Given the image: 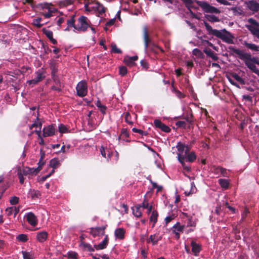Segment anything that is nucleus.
Here are the masks:
<instances>
[{"instance_id":"obj_1","label":"nucleus","mask_w":259,"mask_h":259,"mask_svg":"<svg viewBox=\"0 0 259 259\" xmlns=\"http://www.w3.org/2000/svg\"><path fill=\"white\" fill-rule=\"evenodd\" d=\"M228 49L233 53L238 55V58L244 61L245 65L253 73L259 76V69L255 64L259 66V58L256 57H252L249 53H244L243 51L230 46Z\"/></svg>"},{"instance_id":"obj_2","label":"nucleus","mask_w":259,"mask_h":259,"mask_svg":"<svg viewBox=\"0 0 259 259\" xmlns=\"http://www.w3.org/2000/svg\"><path fill=\"white\" fill-rule=\"evenodd\" d=\"M203 23L208 32V34L215 36L228 44H234L233 40L234 36L229 31L225 29L221 30L214 29L205 21H203Z\"/></svg>"},{"instance_id":"obj_3","label":"nucleus","mask_w":259,"mask_h":259,"mask_svg":"<svg viewBox=\"0 0 259 259\" xmlns=\"http://www.w3.org/2000/svg\"><path fill=\"white\" fill-rule=\"evenodd\" d=\"M75 15H72L71 18L67 20V25L72 26L74 29L81 32H85L88 28L91 27V22L87 17H79L77 20L76 24L75 23Z\"/></svg>"},{"instance_id":"obj_4","label":"nucleus","mask_w":259,"mask_h":259,"mask_svg":"<svg viewBox=\"0 0 259 259\" xmlns=\"http://www.w3.org/2000/svg\"><path fill=\"white\" fill-rule=\"evenodd\" d=\"M177 156L178 160L182 164L183 170L187 172H190L191 171V166L187 164L186 162H189L190 163H193L196 160L197 156L195 152L194 151H191L187 154L178 153Z\"/></svg>"},{"instance_id":"obj_5","label":"nucleus","mask_w":259,"mask_h":259,"mask_svg":"<svg viewBox=\"0 0 259 259\" xmlns=\"http://www.w3.org/2000/svg\"><path fill=\"white\" fill-rule=\"evenodd\" d=\"M39 168H30L26 167L22 169L20 166L17 169V175L20 184H23L24 182L23 176L36 175L39 172Z\"/></svg>"},{"instance_id":"obj_6","label":"nucleus","mask_w":259,"mask_h":259,"mask_svg":"<svg viewBox=\"0 0 259 259\" xmlns=\"http://www.w3.org/2000/svg\"><path fill=\"white\" fill-rule=\"evenodd\" d=\"M248 22L252 25H246V27L253 35L259 39V28H258L259 26V23L253 18L248 19Z\"/></svg>"},{"instance_id":"obj_7","label":"nucleus","mask_w":259,"mask_h":259,"mask_svg":"<svg viewBox=\"0 0 259 259\" xmlns=\"http://www.w3.org/2000/svg\"><path fill=\"white\" fill-rule=\"evenodd\" d=\"M196 3L205 13L219 14L221 12L218 9L210 6L207 2L198 1Z\"/></svg>"},{"instance_id":"obj_8","label":"nucleus","mask_w":259,"mask_h":259,"mask_svg":"<svg viewBox=\"0 0 259 259\" xmlns=\"http://www.w3.org/2000/svg\"><path fill=\"white\" fill-rule=\"evenodd\" d=\"M77 96L80 97H83L87 95L88 85L86 81L83 80L79 81L76 87Z\"/></svg>"},{"instance_id":"obj_9","label":"nucleus","mask_w":259,"mask_h":259,"mask_svg":"<svg viewBox=\"0 0 259 259\" xmlns=\"http://www.w3.org/2000/svg\"><path fill=\"white\" fill-rule=\"evenodd\" d=\"M106 228V226L91 228L90 229V234L94 237L103 236L105 234V230Z\"/></svg>"},{"instance_id":"obj_10","label":"nucleus","mask_w":259,"mask_h":259,"mask_svg":"<svg viewBox=\"0 0 259 259\" xmlns=\"http://www.w3.org/2000/svg\"><path fill=\"white\" fill-rule=\"evenodd\" d=\"M154 124L156 128L160 129L165 133H169L171 131L168 126L162 123L159 119H155Z\"/></svg>"},{"instance_id":"obj_11","label":"nucleus","mask_w":259,"mask_h":259,"mask_svg":"<svg viewBox=\"0 0 259 259\" xmlns=\"http://www.w3.org/2000/svg\"><path fill=\"white\" fill-rule=\"evenodd\" d=\"M42 136L44 137H51L55 135L56 129L53 124L45 127L43 130Z\"/></svg>"},{"instance_id":"obj_12","label":"nucleus","mask_w":259,"mask_h":259,"mask_svg":"<svg viewBox=\"0 0 259 259\" xmlns=\"http://www.w3.org/2000/svg\"><path fill=\"white\" fill-rule=\"evenodd\" d=\"M181 1L185 4V7L189 10V13L190 14L191 17L193 18L199 20V17H198L197 15L191 10V8L193 7L192 5L193 4L192 0Z\"/></svg>"},{"instance_id":"obj_13","label":"nucleus","mask_w":259,"mask_h":259,"mask_svg":"<svg viewBox=\"0 0 259 259\" xmlns=\"http://www.w3.org/2000/svg\"><path fill=\"white\" fill-rule=\"evenodd\" d=\"M26 221L32 226H35L37 224V219L36 215L32 212H29L25 215Z\"/></svg>"},{"instance_id":"obj_14","label":"nucleus","mask_w":259,"mask_h":259,"mask_svg":"<svg viewBox=\"0 0 259 259\" xmlns=\"http://www.w3.org/2000/svg\"><path fill=\"white\" fill-rule=\"evenodd\" d=\"M143 39L144 41L145 50L147 51L148 48L150 47V45L152 44V41L148 34L146 28H144L143 29Z\"/></svg>"},{"instance_id":"obj_15","label":"nucleus","mask_w":259,"mask_h":259,"mask_svg":"<svg viewBox=\"0 0 259 259\" xmlns=\"http://www.w3.org/2000/svg\"><path fill=\"white\" fill-rule=\"evenodd\" d=\"M191 246L192 247V252L195 256L198 255L201 251V245L200 244L197 243L195 241L192 240L191 242Z\"/></svg>"},{"instance_id":"obj_16","label":"nucleus","mask_w":259,"mask_h":259,"mask_svg":"<svg viewBox=\"0 0 259 259\" xmlns=\"http://www.w3.org/2000/svg\"><path fill=\"white\" fill-rule=\"evenodd\" d=\"M248 8L251 11L257 12L259 11V3L254 0L249 1L246 3Z\"/></svg>"},{"instance_id":"obj_17","label":"nucleus","mask_w":259,"mask_h":259,"mask_svg":"<svg viewBox=\"0 0 259 259\" xmlns=\"http://www.w3.org/2000/svg\"><path fill=\"white\" fill-rule=\"evenodd\" d=\"M109 242V238L108 235L105 236L104 240L99 244H95L94 247L96 250L104 249L107 247Z\"/></svg>"},{"instance_id":"obj_18","label":"nucleus","mask_w":259,"mask_h":259,"mask_svg":"<svg viewBox=\"0 0 259 259\" xmlns=\"http://www.w3.org/2000/svg\"><path fill=\"white\" fill-rule=\"evenodd\" d=\"M212 172L215 175L221 174L223 177H227L228 173L226 168L221 166H213Z\"/></svg>"},{"instance_id":"obj_19","label":"nucleus","mask_w":259,"mask_h":259,"mask_svg":"<svg viewBox=\"0 0 259 259\" xmlns=\"http://www.w3.org/2000/svg\"><path fill=\"white\" fill-rule=\"evenodd\" d=\"M48 237V233L46 231L38 232L36 236L37 240L41 243L44 242Z\"/></svg>"},{"instance_id":"obj_20","label":"nucleus","mask_w":259,"mask_h":259,"mask_svg":"<svg viewBox=\"0 0 259 259\" xmlns=\"http://www.w3.org/2000/svg\"><path fill=\"white\" fill-rule=\"evenodd\" d=\"M125 230L122 228H117L115 230L114 234L115 237L120 240L124 238Z\"/></svg>"},{"instance_id":"obj_21","label":"nucleus","mask_w":259,"mask_h":259,"mask_svg":"<svg viewBox=\"0 0 259 259\" xmlns=\"http://www.w3.org/2000/svg\"><path fill=\"white\" fill-rule=\"evenodd\" d=\"M203 52L207 56L210 57L213 60H218L219 57L210 49L206 48L203 50Z\"/></svg>"},{"instance_id":"obj_22","label":"nucleus","mask_w":259,"mask_h":259,"mask_svg":"<svg viewBox=\"0 0 259 259\" xmlns=\"http://www.w3.org/2000/svg\"><path fill=\"white\" fill-rule=\"evenodd\" d=\"M243 45L248 49L253 51H259V46L256 45L254 44H251L245 41L243 42Z\"/></svg>"},{"instance_id":"obj_23","label":"nucleus","mask_w":259,"mask_h":259,"mask_svg":"<svg viewBox=\"0 0 259 259\" xmlns=\"http://www.w3.org/2000/svg\"><path fill=\"white\" fill-rule=\"evenodd\" d=\"M220 186L224 189L226 190L228 189L229 186V181L227 179H220L218 181Z\"/></svg>"},{"instance_id":"obj_24","label":"nucleus","mask_w":259,"mask_h":259,"mask_svg":"<svg viewBox=\"0 0 259 259\" xmlns=\"http://www.w3.org/2000/svg\"><path fill=\"white\" fill-rule=\"evenodd\" d=\"M61 163L58 158H54L51 159L50 161V166L54 169L58 167Z\"/></svg>"},{"instance_id":"obj_25","label":"nucleus","mask_w":259,"mask_h":259,"mask_svg":"<svg viewBox=\"0 0 259 259\" xmlns=\"http://www.w3.org/2000/svg\"><path fill=\"white\" fill-rule=\"evenodd\" d=\"M50 69L51 70V76L57 75V73L58 72V66L56 62H52L50 63Z\"/></svg>"},{"instance_id":"obj_26","label":"nucleus","mask_w":259,"mask_h":259,"mask_svg":"<svg viewBox=\"0 0 259 259\" xmlns=\"http://www.w3.org/2000/svg\"><path fill=\"white\" fill-rule=\"evenodd\" d=\"M96 6L95 8L98 11L100 14H103L105 12V8L103 5L99 2H97L95 3Z\"/></svg>"},{"instance_id":"obj_27","label":"nucleus","mask_w":259,"mask_h":259,"mask_svg":"<svg viewBox=\"0 0 259 259\" xmlns=\"http://www.w3.org/2000/svg\"><path fill=\"white\" fill-rule=\"evenodd\" d=\"M158 216V213L156 210H153L152 212V214L150 216V222H153V225L152 227H153L155 224L157 222V217Z\"/></svg>"},{"instance_id":"obj_28","label":"nucleus","mask_w":259,"mask_h":259,"mask_svg":"<svg viewBox=\"0 0 259 259\" xmlns=\"http://www.w3.org/2000/svg\"><path fill=\"white\" fill-rule=\"evenodd\" d=\"M140 208L141 205H136L135 206V208L133 209V213L134 215L137 218H139L142 215V212L141 211Z\"/></svg>"},{"instance_id":"obj_29","label":"nucleus","mask_w":259,"mask_h":259,"mask_svg":"<svg viewBox=\"0 0 259 259\" xmlns=\"http://www.w3.org/2000/svg\"><path fill=\"white\" fill-rule=\"evenodd\" d=\"M205 17L210 22H218L220 21L219 18L213 15H205Z\"/></svg>"},{"instance_id":"obj_30","label":"nucleus","mask_w":259,"mask_h":259,"mask_svg":"<svg viewBox=\"0 0 259 259\" xmlns=\"http://www.w3.org/2000/svg\"><path fill=\"white\" fill-rule=\"evenodd\" d=\"M123 62L129 67H133L136 65V63L130 58V57L127 56L124 58Z\"/></svg>"},{"instance_id":"obj_31","label":"nucleus","mask_w":259,"mask_h":259,"mask_svg":"<svg viewBox=\"0 0 259 259\" xmlns=\"http://www.w3.org/2000/svg\"><path fill=\"white\" fill-rule=\"evenodd\" d=\"M95 104L98 107L102 113L103 114H106L107 107L106 106L102 105L100 100H98Z\"/></svg>"},{"instance_id":"obj_32","label":"nucleus","mask_w":259,"mask_h":259,"mask_svg":"<svg viewBox=\"0 0 259 259\" xmlns=\"http://www.w3.org/2000/svg\"><path fill=\"white\" fill-rule=\"evenodd\" d=\"M16 239L17 241L21 242H26L28 240L27 235L24 234H19L17 236Z\"/></svg>"},{"instance_id":"obj_33","label":"nucleus","mask_w":259,"mask_h":259,"mask_svg":"<svg viewBox=\"0 0 259 259\" xmlns=\"http://www.w3.org/2000/svg\"><path fill=\"white\" fill-rule=\"evenodd\" d=\"M156 238H157V234L151 235L150 236L149 238L147 240V242L149 243L150 242H151L152 243L153 245H155L157 244V240Z\"/></svg>"},{"instance_id":"obj_34","label":"nucleus","mask_w":259,"mask_h":259,"mask_svg":"<svg viewBox=\"0 0 259 259\" xmlns=\"http://www.w3.org/2000/svg\"><path fill=\"white\" fill-rule=\"evenodd\" d=\"M185 144L182 143L181 142H178L176 145V148H177L178 151L179 152V153L183 154L185 150Z\"/></svg>"},{"instance_id":"obj_35","label":"nucleus","mask_w":259,"mask_h":259,"mask_svg":"<svg viewBox=\"0 0 259 259\" xmlns=\"http://www.w3.org/2000/svg\"><path fill=\"white\" fill-rule=\"evenodd\" d=\"M75 0H64L61 1L59 3L60 7H67L68 5H70L74 2Z\"/></svg>"},{"instance_id":"obj_36","label":"nucleus","mask_w":259,"mask_h":259,"mask_svg":"<svg viewBox=\"0 0 259 259\" xmlns=\"http://www.w3.org/2000/svg\"><path fill=\"white\" fill-rule=\"evenodd\" d=\"M42 31L43 33L45 34L50 40L53 37V33L52 31L48 30L45 28H44Z\"/></svg>"},{"instance_id":"obj_37","label":"nucleus","mask_w":259,"mask_h":259,"mask_svg":"<svg viewBox=\"0 0 259 259\" xmlns=\"http://www.w3.org/2000/svg\"><path fill=\"white\" fill-rule=\"evenodd\" d=\"M81 245L84 247V249H87L90 252H93L95 251V247H92V246L89 243L81 242Z\"/></svg>"},{"instance_id":"obj_38","label":"nucleus","mask_w":259,"mask_h":259,"mask_svg":"<svg viewBox=\"0 0 259 259\" xmlns=\"http://www.w3.org/2000/svg\"><path fill=\"white\" fill-rule=\"evenodd\" d=\"M233 77L238 82H239L240 84L243 85L245 84V81L239 75H238L236 73H234L232 75Z\"/></svg>"},{"instance_id":"obj_39","label":"nucleus","mask_w":259,"mask_h":259,"mask_svg":"<svg viewBox=\"0 0 259 259\" xmlns=\"http://www.w3.org/2000/svg\"><path fill=\"white\" fill-rule=\"evenodd\" d=\"M111 53L121 54L122 51L120 49H118L115 44H112Z\"/></svg>"},{"instance_id":"obj_40","label":"nucleus","mask_w":259,"mask_h":259,"mask_svg":"<svg viewBox=\"0 0 259 259\" xmlns=\"http://www.w3.org/2000/svg\"><path fill=\"white\" fill-rule=\"evenodd\" d=\"M21 253L24 259H33L32 254L26 251H22Z\"/></svg>"},{"instance_id":"obj_41","label":"nucleus","mask_w":259,"mask_h":259,"mask_svg":"<svg viewBox=\"0 0 259 259\" xmlns=\"http://www.w3.org/2000/svg\"><path fill=\"white\" fill-rule=\"evenodd\" d=\"M192 53L194 55L196 56H198V57L200 58H203V56H204V55L202 53V52L198 49H194L193 51H192Z\"/></svg>"},{"instance_id":"obj_42","label":"nucleus","mask_w":259,"mask_h":259,"mask_svg":"<svg viewBox=\"0 0 259 259\" xmlns=\"http://www.w3.org/2000/svg\"><path fill=\"white\" fill-rule=\"evenodd\" d=\"M36 74L37 76L35 78L36 79L38 82H39L45 78V76L44 75L43 73L40 71L36 72Z\"/></svg>"},{"instance_id":"obj_43","label":"nucleus","mask_w":259,"mask_h":259,"mask_svg":"<svg viewBox=\"0 0 259 259\" xmlns=\"http://www.w3.org/2000/svg\"><path fill=\"white\" fill-rule=\"evenodd\" d=\"M127 72V68L125 66H120L119 67V73L121 76H124Z\"/></svg>"},{"instance_id":"obj_44","label":"nucleus","mask_w":259,"mask_h":259,"mask_svg":"<svg viewBox=\"0 0 259 259\" xmlns=\"http://www.w3.org/2000/svg\"><path fill=\"white\" fill-rule=\"evenodd\" d=\"M51 76H52V79L53 80L54 82L56 83V84L57 85L61 87V81H60V78H59L58 75H52Z\"/></svg>"},{"instance_id":"obj_45","label":"nucleus","mask_w":259,"mask_h":259,"mask_svg":"<svg viewBox=\"0 0 259 259\" xmlns=\"http://www.w3.org/2000/svg\"><path fill=\"white\" fill-rule=\"evenodd\" d=\"M176 125L178 127H181L184 129H186L187 128L186 122L184 121H178L176 123Z\"/></svg>"},{"instance_id":"obj_46","label":"nucleus","mask_w":259,"mask_h":259,"mask_svg":"<svg viewBox=\"0 0 259 259\" xmlns=\"http://www.w3.org/2000/svg\"><path fill=\"white\" fill-rule=\"evenodd\" d=\"M58 128H59V132L62 134L66 133L68 132L67 128L66 127V126L65 125H64L63 124H60Z\"/></svg>"},{"instance_id":"obj_47","label":"nucleus","mask_w":259,"mask_h":259,"mask_svg":"<svg viewBox=\"0 0 259 259\" xmlns=\"http://www.w3.org/2000/svg\"><path fill=\"white\" fill-rule=\"evenodd\" d=\"M249 212L248 209L247 207H245L243 211L241 214V219L240 221H244Z\"/></svg>"},{"instance_id":"obj_48","label":"nucleus","mask_w":259,"mask_h":259,"mask_svg":"<svg viewBox=\"0 0 259 259\" xmlns=\"http://www.w3.org/2000/svg\"><path fill=\"white\" fill-rule=\"evenodd\" d=\"M41 20V18H37V19H34L33 21L34 25L38 28H40L42 26V24H40Z\"/></svg>"},{"instance_id":"obj_49","label":"nucleus","mask_w":259,"mask_h":259,"mask_svg":"<svg viewBox=\"0 0 259 259\" xmlns=\"http://www.w3.org/2000/svg\"><path fill=\"white\" fill-rule=\"evenodd\" d=\"M19 198L16 196H13L11 198L10 202L12 205H15L19 202Z\"/></svg>"},{"instance_id":"obj_50","label":"nucleus","mask_w":259,"mask_h":259,"mask_svg":"<svg viewBox=\"0 0 259 259\" xmlns=\"http://www.w3.org/2000/svg\"><path fill=\"white\" fill-rule=\"evenodd\" d=\"M173 228H175L178 232H183L184 226H180L179 223H177L173 226Z\"/></svg>"},{"instance_id":"obj_51","label":"nucleus","mask_w":259,"mask_h":259,"mask_svg":"<svg viewBox=\"0 0 259 259\" xmlns=\"http://www.w3.org/2000/svg\"><path fill=\"white\" fill-rule=\"evenodd\" d=\"M186 121L190 124H193V115L192 114H191L190 116H187L184 118Z\"/></svg>"},{"instance_id":"obj_52","label":"nucleus","mask_w":259,"mask_h":259,"mask_svg":"<svg viewBox=\"0 0 259 259\" xmlns=\"http://www.w3.org/2000/svg\"><path fill=\"white\" fill-rule=\"evenodd\" d=\"M141 65L143 68L146 70L148 69L149 67L148 63L145 60H142L140 62Z\"/></svg>"},{"instance_id":"obj_53","label":"nucleus","mask_w":259,"mask_h":259,"mask_svg":"<svg viewBox=\"0 0 259 259\" xmlns=\"http://www.w3.org/2000/svg\"><path fill=\"white\" fill-rule=\"evenodd\" d=\"M69 258L72 259H77L78 254L75 252H69L68 253Z\"/></svg>"},{"instance_id":"obj_54","label":"nucleus","mask_w":259,"mask_h":259,"mask_svg":"<svg viewBox=\"0 0 259 259\" xmlns=\"http://www.w3.org/2000/svg\"><path fill=\"white\" fill-rule=\"evenodd\" d=\"M120 137H122V138H127L129 137V134L126 129L123 128L121 130Z\"/></svg>"},{"instance_id":"obj_55","label":"nucleus","mask_w":259,"mask_h":259,"mask_svg":"<svg viewBox=\"0 0 259 259\" xmlns=\"http://www.w3.org/2000/svg\"><path fill=\"white\" fill-rule=\"evenodd\" d=\"M175 218V215L172 214L170 216L166 217L165 218V222L166 225H167L169 223H170L172 220H174Z\"/></svg>"},{"instance_id":"obj_56","label":"nucleus","mask_w":259,"mask_h":259,"mask_svg":"<svg viewBox=\"0 0 259 259\" xmlns=\"http://www.w3.org/2000/svg\"><path fill=\"white\" fill-rule=\"evenodd\" d=\"M141 205V207H142L144 208H148L149 206L148 201L147 199L145 197L143 202Z\"/></svg>"},{"instance_id":"obj_57","label":"nucleus","mask_w":259,"mask_h":259,"mask_svg":"<svg viewBox=\"0 0 259 259\" xmlns=\"http://www.w3.org/2000/svg\"><path fill=\"white\" fill-rule=\"evenodd\" d=\"M131 115L128 112L126 113L125 115V122L128 123L129 124H133V122L130 121Z\"/></svg>"},{"instance_id":"obj_58","label":"nucleus","mask_w":259,"mask_h":259,"mask_svg":"<svg viewBox=\"0 0 259 259\" xmlns=\"http://www.w3.org/2000/svg\"><path fill=\"white\" fill-rule=\"evenodd\" d=\"M42 48L44 49V53L45 54H48L49 52H51V50L49 48L48 46H46L44 43H42Z\"/></svg>"},{"instance_id":"obj_59","label":"nucleus","mask_w":259,"mask_h":259,"mask_svg":"<svg viewBox=\"0 0 259 259\" xmlns=\"http://www.w3.org/2000/svg\"><path fill=\"white\" fill-rule=\"evenodd\" d=\"M14 211H15V208L13 207L8 208L6 210V211L8 216H10V215H12L13 214Z\"/></svg>"},{"instance_id":"obj_60","label":"nucleus","mask_w":259,"mask_h":259,"mask_svg":"<svg viewBox=\"0 0 259 259\" xmlns=\"http://www.w3.org/2000/svg\"><path fill=\"white\" fill-rule=\"evenodd\" d=\"M40 157L39 161L45 162L44 161V159L45 157L46 154H45V152L42 149H41L40 150Z\"/></svg>"},{"instance_id":"obj_61","label":"nucleus","mask_w":259,"mask_h":259,"mask_svg":"<svg viewBox=\"0 0 259 259\" xmlns=\"http://www.w3.org/2000/svg\"><path fill=\"white\" fill-rule=\"evenodd\" d=\"M153 189L157 188V192H159L161 191H162L163 187L161 186H158L157 185L156 183H153Z\"/></svg>"},{"instance_id":"obj_62","label":"nucleus","mask_w":259,"mask_h":259,"mask_svg":"<svg viewBox=\"0 0 259 259\" xmlns=\"http://www.w3.org/2000/svg\"><path fill=\"white\" fill-rule=\"evenodd\" d=\"M39 195V193L37 191L33 190L31 192V197L33 199H34L35 198H38Z\"/></svg>"},{"instance_id":"obj_63","label":"nucleus","mask_w":259,"mask_h":259,"mask_svg":"<svg viewBox=\"0 0 259 259\" xmlns=\"http://www.w3.org/2000/svg\"><path fill=\"white\" fill-rule=\"evenodd\" d=\"M115 19H112L109 20L106 24V26H110L115 23Z\"/></svg>"},{"instance_id":"obj_64","label":"nucleus","mask_w":259,"mask_h":259,"mask_svg":"<svg viewBox=\"0 0 259 259\" xmlns=\"http://www.w3.org/2000/svg\"><path fill=\"white\" fill-rule=\"evenodd\" d=\"M218 3L224 5H230V3L226 0H216Z\"/></svg>"}]
</instances>
